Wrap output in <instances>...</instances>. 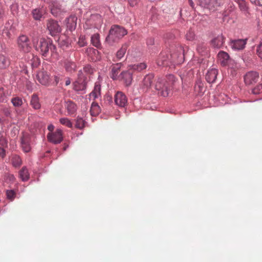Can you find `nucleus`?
I'll list each match as a JSON object with an SVG mask.
<instances>
[{
	"label": "nucleus",
	"mask_w": 262,
	"mask_h": 262,
	"mask_svg": "<svg viewBox=\"0 0 262 262\" xmlns=\"http://www.w3.org/2000/svg\"><path fill=\"white\" fill-rule=\"evenodd\" d=\"M247 43V39H238L231 40L230 41L229 46L234 51H239L244 49Z\"/></svg>",
	"instance_id": "nucleus-16"
},
{
	"label": "nucleus",
	"mask_w": 262,
	"mask_h": 262,
	"mask_svg": "<svg viewBox=\"0 0 262 262\" xmlns=\"http://www.w3.org/2000/svg\"><path fill=\"white\" fill-rule=\"evenodd\" d=\"M115 104L120 107H124L127 104V98L122 92L117 91L114 96Z\"/></svg>",
	"instance_id": "nucleus-9"
},
{
	"label": "nucleus",
	"mask_w": 262,
	"mask_h": 262,
	"mask_svg": "<svg viewBox=\"0 0 262 262\" xmlns=\"http://www.w3.org/2000/svg\"><path fill=\"white\" fill-rule=\"evenodd\" d=\"M165 80L168 83V86L170 87L176 81V78L173 75L169 74L166 76V79Z\"/></svg>",
	"instance_id": "nucleus-46"
},
{
	"label": "nucleus",
	"mask_w": 262,
	"mask_h": 262,
	"mask_svg": "<svg viewBox=\"0 0 262 262\" xmlns=\"http://www.w3.org/2000/svg\"><path fill=\"white\" fill-rule=\"evenodd\" d=\"M30 105L34 110H39L41 108V104L37 95L34 94L31 96Z\"/></svg>",
	"instance_id": "nucleus-25"
},
{
	"label": "nucleus",
	"mask_w": 262,
	"mask_h": 262,
	"mask_svg": "<svg viewBox=\"0 0 262 262\" xmlns=\"http://www.w3.org/2000/svg\"><path fill=\"white\" fill-rule=\"evenodd\" d=\"M63 67L68 72H73L76 70L77 66L76 63L69 59H64L63 61Z\"/></svg>",
	"instance_id": "nucleus-21"
},
{
	"label": "nucleus",
	"mask_w": 262,
	"mask_h": 262,
	"mask_svg": "<svg viewBox=\"0 0 262 262\" xmlns=\"http://www.w3.org/2000/svg\"><path fill=\"white\" fill-rule=\"evenodd\" d=\"M91 41L92 45L96 48H99L101 46L100 36L99 34L96 33L93 34L91 36Z\"/></svg>",
	"instance_id": "nucleus-30"
},
{
	"label": "nucleus",
	"mask_w": 262,
	"mask_h": 262,
	"mask_svg": "<svg viewBox=\"0 0 262 262\" xmlns=\"http://www.w3.org/2000/svg\"><path fill=\"white\" fill-rule=\"evenodd\" d=\"M69 147V145L68 144H64V147H63V150H66V149L68 148Z\"/></svg>",
	"instance_id": "nucleus-64"
},
{
	"label": "nucleus",
	"mask_w": 262,
	"mask_h": 262,
	"mask_svg": "<svg viewBox=\"0 0 262 262\" xmlns=\"http://www.w3.org/2000/svg\"><path fill=\"white\" fill-rule=\"evenodd\" d=\"M225 38L221 34L217 36L211 41V45L214 48L220 49L225 42Z\"/></svg>",
	"instance_id": "nucleus-20"
},
{
	"label": "nucleus",
	"mask_w": 262,
	"mask_h": 262,
	"mask_svg": "<svg viewBox=\"0 0 262 262\" xmlns=\"http://www.w3.org/2000/svg\"><path fill=\"white\" fill-rule=\"evenodd\" d=\"M127 2L131 7H135L138 5L140 0H127Z\"/></svg>",
	"instance_id": "nucleus-53"
},
{
	"label": "nucleus",
	"mask_w": 262,
	"mask_h": 262,
	"mask_svg": "<svg viewBox=\"0 0 262 262\" xmlns=\"http://www.w3.org/2000/svg\"><path fill=\"white\" fill-rule=\"evenodd\" d=\"M170 64H180L184 60V49L181 46L177 47L169 55Z\"/></svg>",
	"instance_id": "nucleus-3"
},
{
	"label": "nucleus",
	"mask_w": 262,
	"mask_h": 262,
	"mask_svg": "<svg viewBox=\"0 0 262 262\" xmlns=\"http://www.w3.org/2000/svg\"><path fill=\"white\" fill-rule=\"evenodd\" d=\"M10 64V59L6 55L0 53V69L6 68Z\"/></svg>",
	"instance_id": "nucleus-27"
},
{
	"label": "nucleus",
	"mask_w": 262,
	"mask_h": 262,
	"mask_svg": "<svg viewBox=\"0 0 262 262\" xmlns=\"http://www.w3.org/2000/svg\"><path fill=\"white\" fill-rule=\"evenodd\" d=\"M59 122L69 128H71L73 126V124L71 120L68 118H61L59 119Z\"/></svg>",
	"instance_id": "nucleus-42"
},
{
	"label": "nucleus",
	"mask_w": 262,
	"mask_h": 262,
	"mask_svg": "<svg viewBox=\"0 0 262 262\" xmlns=\"http://www.w3.org/2000/svg\"><path fill=\"white\" fill-rule=\"evenodd\" d=\"M237 4L240 10L245 14L248 13V6L247 3L244 0H238Z\"/></svg>",
	"instance_id": "nucleus-31"
},
{
	"label": "nucleus",
	"mask_w": 262,
	"mask_h": 262,
	"mask_svg": "<svg viewBox=\"0 0 262 262\" xmlns=\"http://www.w3.org/2000/svg\"><path fill=\"white\" fill-rule=\"evenodd\" d=\"M12 30L9 24H6L4 29L3 30L2 34L4 36L11 38L12 36Z\"/></svg>",
	"instance_id": "nucleus-32"
},
{
	"label": "nucleus",
	"mask_w": 262,
	"mask_h": 262,
	"mask_svg": "<svg viewBox=\"0 0 262 262\" xmlns=\"http://www.w3.org/2000/svg\"><path fill=\"white\" fill-rule=\"evenodd\" d=\"M54 129V126L51 124L50 125H48V129L50 132V133H52V132H53V130Z\"/></svg>",
	"instance_id": "nucleus-60"
},
{
	"label": "nucleus",
	"mask_w": 262,
	"mask_h": 262,
	"mask_svg": "<svg viewBox=\"0 0 262 262\" xmlns=\"http://www.w3.org/2000/svg\"><path fill=\"white\" fill-rule=\"evenodd\" d=\"M77 18L75 15H71L67 18V27L71 31L75 30L77 26Z\"/></svg>",
	"instance_id": "nucleus-22"
},
{
	"label": "nucleus",
	"mask_w": 262,
	"mask_h": 262,
	"mask_svg": "<svg viewBox=\"0 0 262 262\" xmlns=\"http://www.w3.org/2000/svg\"><path fill=\"white\" fill-rule=\"evenodd\" d=\"M118 80L123 82L125 86L131 85L133 81V74L128 71H124L119 75Z\"/></svg>",
	"instance_id": "nucleus-13"
},
{
	"label": "nucleus",
	"mask_w": 262,
	"mask_h": 262,
	"mask_svg": "<svg viewBox=\"0 0 262 262\" xmlns=\"http://www.w3.org/2000/svg\"><path fill=\"white\" fill-rule=\"evenodd\" d=\"M154 76L151 74H147L144 77L140 84V88L143 91L146 92L150 88L154 81Z\"/></svg>",
	"instance_id": "nucleus-15"
},
{
	"label": "nucleus",
	"mask_w": 262,
	"mask_h": 262,
	"mask_svg": "<svg viewBox=\"0 0 262 262\" xmlns=\"http://www.w3.org/2000/svg\"><path fill=\"white\" fill-rule=\"evenodd\" d=\"M78 44L81 47H84L86 45V41L84 36L81 35L79 37Z\"/></svg>",
	"instance_id": "nucleus-50"
},
{
	"label": "nucleus",
	"mask_w": 262,
	"mask_h": 262,
	"mask_svg": "<svg viewBox=\"0 0 262 262\" xmlns=\"http://www.w3.org/2000/svg\"><path fill=\"white\" fill-rule=\"evenodd\" d=\"M19 50L24 53H29L31 50L30 42L28 37L25 35L19 36L17 39Z\"/></svg>",
	"instance_id": "nucleus-7"
},
{
	"label": "nucleus",
	"mask_w": 262,
	"mask_h": 262,
	"mask_svg": "<svg viewBox=\"0 0 262 262\" xmlns=\"http://www.w3.org/2000/svg\"><path fill=\"white\" fill-rule=\"evenodd\" d=\"M18 5L17 4H13L11 5L10 9L12 14L14 16H17L18 14Z\"/></svg>",
	"instance_id": "nucleus-47"
},
{
	"label": "nucleus",
	"mask_w": 262,
	"mask_h": 262,
	"mask_svg": "<svg viewBox=\"0 0 262 262\" xmlns=\"http://www.w3.org/2000/svg\"><path fill=\"white\" fill-rule=\"evenodd\" d=\"M31 136L28 134L24 133L20 139L21 146L23 151L28 152L31 150Z\"/></svg>",
	"instance_id": "nucleus-10"
},
{
	"label": "nucleus",
	"mask_w": 262,
	"mask_h": 262,
	"mask_svg": "<svg viewBox=\"0 0 262 262\" xmlns=\"http://www.w3.org/2000/svg\"><path fill=\"white\" fill-rule=\"evenodd\" d=\"M196 49L202 55H205L207 53V48L204 43L198 45Z\"/></svg>",
	"instance_id": "nucleus-43"
},
{
	"label": "nucleus",
	"mask_w": 262,
	"mask_h": 262,
	"mask_svg": "<svg viewBox=\"0 0 262 262\" xmlns=\"http://www.w3.org/2000/svg\"><path fill=\"white\" fill-rule=\"evenodd\" d=\"M218 71L216 69L212 68L209 69L205 76L207 81L209 83H214L217 78Z\"/></svg>",
	"instance_id": "nucleus-19"
},
{
	"label": "nucleus",
	"mask_w": 262,
	"mask_h": 262,
	"mask_svg": "<svg viewBox=\"0 0 262 262\" xmlns=\"http://www.w3.org/2000/svg\"><path fill=\"white\" fill-rule=\"evenodd\" d=\"M32 14L34 19L36 20H40L41 18L43 16V13L42 10L40 9H35L32 11Z\"/></svg>",
	"instance_id": "nucleus-36"
},
{
	"label": "nucleus",
	"mask_w": 262,
	"mask_h": 262,
	"mask_svg": "<svg viewBox=\"0 0 262 262\" xmlns=\"http://www.w3.org/2000/svg\"><path fill=\"white\" fill-rule=\"evenodd\" d=\"M32 41L34 48L42 57L57 58V48L51 39L34 38Z\"/></svg>",
	"instance_id": "nucleus-1"
},
{
	"label": "nucleus",
	"mask_w": 262,
	"mask_h": 262,
	"mask_svg": "<svg viewBox=\"0 0 262 262\" xmlns=\"http://www.w3.org/2000/svg\"><path fill=\"white\" fill-rule=\"evenodd\" d=\"M101 108L98 104L96 102H93L91 104L90 113L92 116H96L100 114Z\"/></svg>",
	"instance_id": "nucleus-29"
},
{
	"label": "nucleus",
	"mask_w": 262,
	"mask_h": 262,
	"mask_svg": "<svg viewBox=\"0 0 262 262\" xmlns=\"http://www.w3.org/2000/svg\"><path fill=\"white\" fill-rule=\"evenodd\" d=\"M12 163L13 166L19 167L21 164L20 158L17 155L14 156L12 158Z\"/></svg>",
	"instance_id": "nucleus-41"
},
{
	"label": "nucleus",
	"mask_w": 262,
	"mask_h": 262,
	"mask_svg": "<svg viewBox=\"0 0 262 262\" xmlns=\"http://www.w3.org/2000/svg\"><path fill=\"white\" fill-rule=\"evenodd\" d=\"M252 93L254 95H258L262 93V83L257 85L252 90Z\"/></svg>",
	"instance_id": "nucleus-48"
},
{
	"label": "nucleus",
	"mask_w": 262,
	"mask_h": 262,
	"mask_svg": "<svg viewBox=\"0 0 262 262\" xmlns=\"http://www.w3.org/2000/svg\"><path fill=\"white\" fill-rule=\"evenodd\" d=\"M36 78L38 82L42 85L48 86L50 85V77L46 72H40L36 75Z\"/></svg>",
	"instance_id": "nucleus-18"
},
{
	"label": "nucleus",
	"mask_w": 262,
	"mask_h": 262,
	"mask_svg": "<svg viewBox=\"0 0 262 262\" xmlns=\"http://www.w3.org/2000/svg\"><path fill=\"white\" fill-rule=\"evenodd\" d=\"M130 69H133L137 71H141L142 70L145 69L147 67L146 64L145 63H140L134 65L130 66Z\"/></svg>",
	"instance_id": "nucleus-37"
},
{
	"label": "nucleus",
	"mask_w": 262,
	"mask_h": 262,
	"mask_svg": "<svg viewBox=\"0 0 262 262\" xmlns=\"http://www.w3.org/2000/svg\"><path fill=\"white\" fill-rule=\"evenodd\" d=\"M127 33V30L123 27L117 25H113L106 38V41L110 45L118 42Z\"/></svg>",
	"instance_id": "nucleus-2"
},
{
	"label": "nucleus",
	"mask_w": 262,
	"mask_h": 262,
	"mask_svg": "<svg viewBox=\"0 0 262 262\" xmlns=\"http://www.w3.org/2000/svg\"><path fill=\"white\" fill-rule=\"evenodd\" d=\"M5 16V10L2 5H0V19Z\"/></svg>",
	"instance_id": "nucleus-55"
},
{
	"label": "nucleus",
	"mask_w": 262,
	"mask_h": 262,
	"mask_svg": "<svg viewBox=\"0 0 262 262\" xmlns=\"http://www.w3.org/2000/svg\"><path fill=\"white\" fill-rule=\"evenodd\" d=\"M188 3L189 4V5L190 6V7L193 9H195V5L193 2L192 0H188Z\"/></svg>",
	"instance_id": "nucleus-61"
},
{
	"label": "nucleus",
	"mask_w": 262,
	"mask_h": 262,
	"mask_svg": "<svg viewBox=\"0 0 262 262\" xmlns=\"http://www.w3.org/2000/svg\"><path fill=\"white\" fill-rule=\"evenodd\" d=\"M82 75V72L80 70L79 71V78L73 83V89L80 94H85L86 88L85 79Z\"/></svg>",
	"instance_id": "nucleus-4"
},
{
	"label": "nucleus",
	"mask_w": 262,
	"mask_h": 262,
	"mask_svg": "<svg viewBox=\"0 0 262 262\" xmlns=\"http://www.w3.org/2000/svg\"><path fill=\"white\" fill-rule=\"evenodd\" d=\"M169 59L167 51H162L157 59V63L158 66H169L170 64Z\"/></svg>",
	"instance_id": "nucleus-14"
},
{
	"label": "nucleus",
	"mask_w": 262,
	"mask_h": 262,
	"mask_svg": "<svg viewBox=\"0 0 262 262\" xmlns=\"http://www.w3.org/2000/svg\"><path fill=\"white\" fill-rule=\"evenodd\" d=\"M250 1L255 6L262 7V0H250Z\"/></svg>",
	"instance_id": "nucleus-54"
},
{
	"label": "nucleus",
	"mask_w": 262,
	"mask_h": 262,
	"mask_svg": "<svg viewBox=\"0 0 262 262\" xmlns=\"http://www.w3.org/2000/svg\"><path fill=\"white\" fill-rule=\"evenodd\" d=\"M259 74L255 71H250L244 76V81L246 85H251L257 82Z\"/></svg>",
	"instance_id": "nucleus-11"
},
{
	"label": "nucleus",
	"mask_w": 262,
	"mask_h": 262,
	"mask_svg": "<svg viewBox=\"0 0 262 262\" xmlns=\"http://www.w3.org/2000/svg\"><path fill=\"white\" fill-rule=\"evenodd\" d=\"M256 53L258 56L262 59V41L257 46Z\"/></svg>",
	"instance_id": "nucleus-52"
},
{
	"label": "nucleus",
	"mask_w": 262,
	"mask_h": 262,
	"mask_svg": "<svg viewBox=\"0 0 262 262\" xmlns=\"http://www.w3.org/2000/svg\"><path fill=\"white\" fill-rule=\"evenodd\" d=\"M19 175L23 181H27L29 179L30 174L26 167H23L19 171Z\"/></svg>",
	"instance_id": "nucleus-28"
},
{
	"label": "nucleus",
	"mask_w": 262,
	"mask_h": 262,
	"mask_svg": "<svg viewBox=\"0 0 262 262\" xmlns=\"http://www.w3.org/2000/svg\"><path fill=\"white\" fill-rule=\"evenodd\" d=\"M100 85H96L93 91L90 94V97L93 98L94 99L97 98L100 95Z\"/></svg>",
	"instance_id": "nucleus-33"
},
{
	"label": "nucleus",
	"mask_w": 262,
	"mask_h": 262,
	"mask_svg": "<svg viewBox=\"0 0 262 262\" xmlns=\"http://www.w3.org/2000/svg\"><path fill=\"white\" fill-rule=\"evenodd\" d=\"M194 90L198 93H202L204 90V83L200 79H198L195 82Z\"/></svg>",
	"instance_id": "nucleus-35"
},
{
	"label": "nucleus",
	"mask_w": 262,
	"mask_h": 262,
	"mask_svg": "<svg viewBox=\"0 0 262 262\" xmlns=\"http://www.w3.org/2000/svg\"><path fill=\"white\" fill-rule=\"evenodd\" d=\"M5 147L0 146V156L4 158L6 156V150L4 149Z\"/></svg>",
	"instance_id": "nucleus-56"
},
{
	"label": "nucleus",
	"mask_w": 262,
	"mask_h": 262,
	"mask_svg": "<svg viewBox=\"0 0 262 262\" xmlns=\"http://www.w3.org/2000/svg\"><path fill=\"white\" fill-rule=\"evenodd\" d=\"M4 89L3 88H0V101H4Z\"/></svg>",
	"instance_id": "nucleus-57"
},
{
	"label": "nucleus",
	"mask_w": 262,
	"mask_h": 262,
	"mask_svg": "<svg viewBox=\"0 0 262 262\" xmlns=\"http://www.w3.org/2000/svg\"><path fill=\"white\" fill-rule=\"evenodd\" d=\"M47 29L49 32V34L52 36L58 35L62 30L61 27L58 21L52 18L47 20Z\"/></svg>",
	"instance_id": "nucleus-6"
},
{
	"label": "nucleus",
	"mask_w": 262,
	"mask_h": 262,
	"mask_svg": "<svg viewBox=\"0 0 262 262\" xmlns=\"http://www.w3.org/2000/svg\"><path fill=\"white\" fill-rule=\"evenodd\" d=\"M60 80V77L58 75H55L54 76V81H55V84L57 85Z\"/></svg>",
	"instance_id": "nucleus-59"
},
{
	"label": "nucleus",
	"mask_w": 262,
	"mask_h": 262,
	"mask_svg": "<svg viewBox=\"0 0 262 262\" xmlns=\"http://www.w3.org/2000/svg\"><path fill=\"white\" fill-rule=\"evenodd\" d=\"M0 145L3 147H7V141L4 136L3 132H0Z\"/></svg>",
	"instance_id": "nucleus-49"
},
{
	"label": "nucleus",
	"mask_w": 262,
	"mask_h": 262,
	"mask_svg": "<svg viewBox=\"0 0 262 262\" xmlns=\"http://www.w3.org/2000/svg\"><path fill=\"white\" fill-rule=\"evenodd\" d=\"M198 5L210 11H214L218 6L217 0H199Z\"/></svg>",
	"instance_id": "nucleus-12"
},
{
	"label": "nucleus",
	"mask_w": 262,
	"mask_h": 262,
	"mask_svg": "<svg viewBox=\"0 0 262 262\" xmlns=\"http://www.w3.org/2000/svg\"><path fill=\"white\" fill-rule=\"evenodd\" d=\"M86 121L80 117H77L75 126L79 129H82L84 127Z\"/></svg>",
	"instance_id": "nucleus-39"
},
{
	"label": "nucleus",
	"mask_w": 262,
	"mask_h": 262,
	"mask_svg": "<svg viewBox=\"0 0 262 262\" xmlns=\"http://www.w3.org/2000/svg\"><path fill=\"white\" fill-rule=\"evenodd\" d=\"M122 66V63H117L115 64L112 66L111 68V77L113 80H118L119 75H118L121 67Z\"/></svg>",
	"instance_id": "nucleus-23"
},
{
	"label": "nucleus",
	"mask_w": 262,
	"mask_h": 262,
	"mask_svg": "<svg viewBox=\"0 0 262 262\" xmlns=\"http://www.w3.org/2000/svg\"><path fill=\"white\" fill-rule=\"evenodd\" d=\"M155 89L158 91V95L167 97L170 91L168 83L162 78H159L155 85Z\"/></svg>",
	"instance_id": "nucleus-5"
},
{
	"label": "nucleus",
	"mask_w": 262,
	"mask_h": 262,
	"mask_svg": "<svg viewBox=\"0 0 262 262\" xmlns=\"http://www.w3.org/2000/svg\"><path fill=\"white\" fill-rule=\"evenodd\" d=\"M83 72L86 74H90L93 72V70L89 64L85 66L83 68Z\"/></svg>",
	"instance_id": "nucleus-51"
},
{
	"label": "nucleus",
	"mask_w": 262,
	"mask_h": 262,
	"mask_svg": "<svg viewBox=\"0 0 262 262\" xmlns=\"http://www.w3.org/2000/svg\"><path fill=\"white\" fill-rule=\"evenodd\" d=\"M47 137L50 142L54 144H59L63 140L62 130L58 128L54 132L49 133Z\"/></svg>",
	"instance_id": "nucleus-8"
},
{
	"label": "nucleus",
	"mask_w": 262,
	"mask_h": 262,
	"mask_svg": "<svg viewBox=\"0 0 262 262\" xmlns=\"http://www.w3.org/2000/svg\"><path fill=\"white\" fill-rule=\"evenodd\" d=\"M7 198L10 201H12L14 200L16 196V192L13 190H7L6 191Z\"/></svg>",
	"instance_id": "nucleus-44"
},
{
	"label": "nucleus",
	"mask_w": 262,
	"mask_h": 262,
	"mask_svg": "<svg viewBox=\"0 0 262 262\" xmlns=\"http://www.w3.org/2000/svg\"><path fill=\"white\" fill-rule=\"evenodd\" d=\"M11 101L14 107H20L23 104L22 99L19 97L12 98Z\"/></svg>",
	"instance_id": "nucleus-38"
},
{
	"label": "nucleus",
	"mask_w": 262,
	"mask_h": 262,
	"mask_svg": "<svg viewBox=\"0 0 262 262\" xmlns=\"http://www.w3.org/2000/svg\"><path fill=\"white\" fill-rule=\"evenodd\" d=\"M147 44L148 46H151L154 44V39L152 38H149L147 40Z\"/></svg>",
	"instance_id": "nucleus-58"
},
{
	"label": "nucleus",
	"mask_w": 262,
	"mask_h": 262,
	"mask_svg": "<svg viewBox=\"0 0 262 262\" xmlns=\"http://www.w3.org/2000/svg\"><path fill=\"white\" fill-rule=\"evenodd\" d=\"M186 38L187 40L193 41L195 38V35L194 32L191 30H189L186 33Z\"/></svg>",
	"instance_id": "nucleus-45"
},
{
	"label": "nucleus",
	"mask_w": 262,
	"mask_h": 262,
	"mask_svg": "<svg viewBox=\"0 0 262 262\" xmlns=\"http://www.w3.org/2000/svg\"><path fill=\"white\" fill-rule=\"evenodd\" d=\"M4 112H5V114L7 116H9L11 114V113H10V111L8 110V109H6L4 111Z\"/></svg>",
	"instance_id": "nucleus-62"
},
{
	"label": "nucleus",
	"mask_w": 262,
	"mask_h": 262,
	"mask_svg": "<svg viewBox=\"0 0 262 262\" xmlns=\"http://www.w3.org/2000/svg\"><path fill=\"white\" fill-rule=\"evenodd\" d=\"M217 57L223 66H225L227 64L230 58L229 54L224 51H220L218 53Z\"/></svg>",
	"instance_id": "nucleus-26"
},
{
	"label": "nucleus",
	"mask_w": 262,
	"mask_h": 262,
	"mask_svg": "<svg viewBox=\"0 0 262 262\" xmlns=\"http://www.w3.org/2000/svg\"><path fill=\"white\" fill-rule=\"evenodd\" d=\"M127 49V45L126 44H124L122 46L121 48L117 51L116 53V57L119 60L121 59L124 56Z\"/></svg>",
	"instance_id": "nucleus-34"
},
{
	"label": "nucleus",
	"mask_w": 262,
	"mask_h": 262,
	"mask_svg": "<svg viewBox=\"0 0 262 262\" xmlns=\"http://www.w3.org/2000/svg\"><path fill=\"white\" fill-rule=\"evenodd\" d=\"M71 83V79L69 77H68L66 81V85H69Z\"/></svg>",
	"instance_id": "nucleus-63"
},
{
	"label": "nucleus",
	"mask_w": 262,
	"mask_h": 262,
	"mask_svg": "<svg viewBox=\"0 0 262 262\" xmlns=\"http://www.w3.org/2000/svg\"><path fill=\"white\" fill-rule=\"evenodd\" d=\"M48 3L50 5L51 12L53 15L57 16L61 13L62 11V6L57 1L51 0Z\"/></svg>",
	"instance_id": "nucleus-17"
},
{
	"label": "nucleus",
	"mask_w": 262,
	"mask_h": 262,
	"mask_svg": "<svg viewBox=\"0 0 262 262\" xmlns=\"http://www.w3.org/2000/svg\"><path fill=\"white\" fill-rule=\"evenodd\" d=\"M32 59L29 61V63L32 66V67H36L39 63V59L38 57L34 56L33 54L30 55Z\"/></svg>",
	"instance_id": "nucleus-40"
},
{
	"label": "nucleus",
	"mask_w": 262,
	"mask_h": 262,
	"mask_svg": "<svg viewBox=\"0 0 262 262\" xmlns=\"http://www.w3.org/2000/svg\"><path fill=\"white\" fill-rule=\"evenodd\" d=\"M65 108L69 115L74 114L77 111L76 104L71 100H68L66 102Z\"/></svg>",
	"instance_id": "nucleus-24"
}]
</instances>
